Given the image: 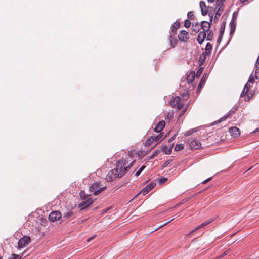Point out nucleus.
<instances>
[{
  "label": "nucleus",
  "mask_w": 259,
  "mask_h": 259,
  "mask_svg": "<svg viewBox=\"0 0 259 259\" xmlns=\"http://www.w3.org/2000/svg\"><path fill=\"white\" fill-rule=\"evenodd\" d=\"M134 161L132 162L124 168V170H121L118 172L117 168H114L109 171L106 176L107 181L112 182L117 177L120 178L123 176L129 169L131 168Z\"/></svg>",
  "instance_id": "nucleus-1"
},
{
  "label": "nucleus",
  "mask_w": 259,
  "mask_h": 259,
  "mask_svg": "<svg viewBox=\"0 0 259 259\" xmlns=\"http://www.w3.org/2000/svg\"><path fill=\"white\" fill-rule=\"evenodd\" d=\"M80 196L82 200L78 206L80 210H83L87 208L92 204L95 200V199L87 197V195H80Z\"/></svg>",
  "instance_id": "nucleus-2"
},
{
  "label": "nucleus",
  "mask_w": 259,
  "mask_h": 259,
  "mask_svg": "<svg viewBox=\"0 0 259 259\" xmlns=\"http://www.w3.org/2000/svg\"><path fill=\"white\" fill-rule=\"evenodd\" d=\"M106 187H101L98 183H94L89 187L90 192L93 193V194H98L101 191L105 189Z\"/></svg>",
  "instance_id": "nucleus-3"
},
{
  "label": "nucleus",
  "mask_w": 259,
  "mask_h": 259,
  "mask_svg": "<svg viewBox=\"0 0 259 259\" xmlns=\"http://www.w3.org/2000/svg\"><path fill=\"white\" fill-rule=\"evenodd\" d=\"M30 241L31 239L29 237L26 236H23L18 241V248L21 249L27 246L30 242Z\"/></svg>",
  "instance_id": "nucleus-4"
},
{
  "label": "nucleus",
  "mask_w": 259,
  "mask_h": 259,
  "mask_svg": "<svg viewBox=\"0 0 259 259\" xmlns=\"http://www.w3.org/2000/svg\"><path fill=\"white\" fill-rule=\"evenodd\" d=\"M216 220V217H212L210 218L209 219L205 221L202 224H201L199 226H197L195 229L194 230H192L190 232V233L187 235H190L192 233L196 231V230H199V229L204 227V226L209 225L212 222H213L214 220Z\"/></svg>",
  "instance_id": "nucleus-5"
},
{
  "label": "nucleus",
  "mask_w": 259,
  "mask_h": 259,
  "mask_svg": "<svg viewBox=\"0 0 259 259\" xmlns=\"http://www.w3.org/2000/svg\"><path fill=\"white\" fill-rule=\"evenodd\" d=\"M62 214L59 211H53L49 215V220L51 222L59 220L61 218Z\"/></svg>",
  "instance_id": "nucleus-6"
},
{
  "label": "nucleus",
  "mask_w": 259,
  "mask_h": 259,
  "mask_svg": "<svg viewBox=\"0 0 259 259\" xmlns=\"http://www.w3.org/2000/svg\"><path fill=\"white\" fill-rule=\"evenodd\" d=\"M156 186L155 183H150L147 185L145 188L139 191L137 194H147L150 191H151Z\"/></svg>",
  "instance_id": "nucleus-7"
},
{
  "label": "nucleus",
  "mask_w": 259,
  "mask_h": 259,
  "mask_svg": "<svg viewBox=\"0 0 259 259\" xmlns=\"http://www.w3.org/2000/svg\"><path fill=\"white\" fill-rule=\"evenodd\" d=\"M178 37L180 41L185 42L189 39V34L186 30H181L180 31Z\"/></svg>",
  "instance_id": "nucleus-8"
},
{
  "label": "nucleus",
  "mask_w": 259,
  "mask_h": 259,
  "mask_svg": "<svg viewBox=\"0 0 259 259\" xmlns=\"http://www.w3.org/2000/svg\"><path fill=\"white\" fill-rule=\"evenodd\" d=\"M218 7L219 8L214 18V23H217L218 22L219 18L221 15L222 12L223 11L224 9V5L223 4H221L220 6H218Z\"/></svg>",
  "instance_id": "nucleus-9"
},
{
  "label": "nucleus",
  "mask_w": 259,
  "mask_h": 259,
  "mask_svg": "<svg viewBox=\"0 0 259 259\" xmlns=\"http://www.w3.org/2000/svg\"><path fill=\"white\" fill-rule=\"evenodd\" d=\"M211 24L210 22H208L205 21H202L201 22V28L202 29L203 31L205 32L209 31L210 30Z\"/></svg>",
  "instance_id": "nucleus-10"
},
{
  "label": "nucleus",
  "mask_w": 259,
  "mask_h": 259,
  "mask_svg": "<svg viewBox=\"0 0 259 259\" xmlns=\"http://www.w3.org/2000/svg\"><path fill=\"white\" fill-rule=\"evenodd\" d=\"M201 146L200 142L198 140H193L191 141L190 147L192 149H199Z\"/></svg>",
  "instance_id": "nucleus-11"
},
{
  "label": "nucleus",
  "mask_w": 259,
  "mask_h": 259,
  "mask_svg": "<svg viewBox=\"0 0 259 259\" xmlns=\"http://www.w3.org/2000/svg\"><path fill=\"white\" fill-rule=\"evenodd\" d=\"M165 122L164 121H161L158 122L157 125L154 128V131L156 133L160 132L165 127Z\"/></svg>",
  "instance_id": "nucleus-12"
},
{
  "label": "nucleus",
  "mask_w": 259,
  "mask_h": 259,
  "mask_svg": "<svg viewBox=\"0 0 259 259\" xmlns=\"http://www.w3.org/2000/svg\"><path fill=\"white\" fill-rule=\"evenodd\" d=\"M237 109V108H233L231 110H230L228 113H227V115H225L224 117H223L222 118H221L220 120H219L218 121H216L214 123V124H215V123H220L221 122V121H224L226 120V119L229 116H230L231 115H232L233 113H234L235 111Z\"/></svg>",
  "instance_id": "nucleus-13"
},
{
  "label": "nucleus",
  "mask_w": 259,
  "mask_h": 259,
  "mask_svg": "<svg viewBox=\"0 0 259 259\" xmlns=\"http://www.w3.org/2000/svg\"><path fill=\"white\" fill-rule=\"evenodd\" d=\"M229 132L231 135L234 137H237L240 135L239 129L237 127H232L230 128Z\"/></svg>",
  "instance_id": "nucleus-14"
},
{
  "label": "nucleus",
  "mask_w": 259,
  "mask_h": 259,
  "mask_svg": "<svg viewBox=\"0 0 259 259\" xmlns=\"http://www.w3.org/2000/svg\"><path fill=\"white\" fill-rule=\"evenodd\" d=\"M206 34L204 31H201L197 37V41L199 44H201L206 38Z\"/></svg>",
  "instance_id": "nucleus-15"
},
{
  "label": "nucleus",
  "mask_w": 259,
  "mask_h": 259,
  "mask_svg": "<svg viewBox=\"0 0 259 259\" xmlns=\"http://www.w3.org/2000/svg\"><path fill=\"white\" fill-rule=\"evenodd\" d=\"M180 98L178 96L172 97L169 102V104L172 107L176 106L180 102Z\"/></svg>",
  "instance_id": "nucleus-16"
},
{
  "label": "nucleus",
  "mask_w": 259,
  "mask_h": 259,
  "mask_svg": "<svg viewBox=\"0 0 259 259\" xmlns=\"http://www.w3.org/2000/svg\"><path fill=\"white\" fill-rule=\"evenodd\" d=\"M199 5L201 8L202 15L203 16L206 15L207 13V10L206 9V6L205 3L203 1H200Z\"/></svg>",
  "instance_id": "nucleus-17"
},
{
  "label": "nucleus",
  "mask_w": 259,
  "mask_h": 259,
  "mask_svg": "<svg viewBox=\"0 0 259 259\" xmlns=\"http://www.w3.org/2000/svg\"><path fill=\"white\" fill-rule=\"evenodd\" d=\"M126 164V160L122 159H120L117 162V164H116V168H117L118 169V171L119 170H123L122 168V167L125 166Z\"/></svg>",
  "instance_id": "nucleus-18"
},
{
  "label": "nucleus",
  "mask_w": 259,
  "mask_h": 259,
  "mask_svg": "<svg viewBox=\"0 0 259 259\" xmlns=\"http://www.w3.org/2000/svg\"><path fill=\"white\" fill-rule=\"evenodd\" d=\"M168 40L170 43V47L172 48L176 46L177 42V39L175 37H173L172 34L170 35V36L168 37Z\"/></svg>",
  "instance_id": "nucleus-19"
},
{
  "label": "nucleus",
  "mask_w": 259,
  "mask_h": 259,
  "mask_svg": "<svg viewBox=\"0 0 259 259\" xmlns=\"http://www.w3.org/2000/svg\"><path fill=\"white\" fill-rule=\"evenodd\" d=\"M206 78V74H203V75L199 83V85H198V88L197 90V92H198V91L200 90L201 88L204 85L205 82Z\"/></svg>",
  "instance_id": "nucleus-20"
},
{
  "label": "nucleus",
  "mask_w": 259,
  "mask_h": 259,
  "mask_svg": "<svg viewBox=\"0 0 259 259\" xmlns=\"http://www.w3.org/2000/svg\"><path fill=\"white\" fill-rule=\"evenodd\" d=\"M195 73L194 71H192L190 74L187 77V81L188 83H191L195 79Z\"/></svg>",
  "instance_id": "nucleus-21"
},
{
  "label": "nucleus",
  "mask_w": 259,
  "mask_h": 259,
  "mask_svg": "<svg viewBox=\"0 0 259 259\" xmlns=\"http://www.w3.org/2000/svg\"><path fill=\"white\" fill-rule=\"evenodd\" d=\"M229 26L230 27V35H232L234 33L236 29V23L235 21H231L229 24Z\"/></svg>",
  "instance_id": "nucleus-22"
},
{
  "label": "nucleus",
  "mask_w": 259,
  "mask_h": 259,
  "mask_svg": "<svg viewBox=\"0 0 259 259\" xmlns=\"http://www.w3.org/2000/svg\"><path fill=\"white\" fill-rule=\"evenodd\" d=\"M212 49V46L211 44L209 42H208L206 45L205 47V54L209 55L211 54V52Z\"/></svg>",
  "instance_id": "nucleus-23"
},
{
  "label": "nucleus",
  "mask_w": 259,
  "mask_h": 259,
  "mask_svg": "<svg viewBox=\"0 0 259 259\" xmlns=\"http://www.w3.org/2000/svg\"><path fill=\"white\" fill-rule=\"evenodd\" d=\"M200 29V25L198 23H196V24H193L192 26V30L195 32H198Z\"/></svg>",
  "instance_id": "nucleus-24"
},
{
  "label": "nucleus",
  "mask_w": 259,
  "mask_h": 259,
  "mask_svg": "<svg viewBox=\"0 0 259 259\" xmlns=\"http://www.w3.org/2000/svg\"><path fill=\"white\" fill-rule=\"evenodd\" d=\"M73 212L72 211H68L63 213V218L69 219L73 215Z\"/></svg>",
  "instance_id": "nucleus-25"
},
{
  "label": "nucleus",
  "mask_w": 259,
  "mask_h": 259,
  "mask_svg": "<svg viewBox=\"0 0 259 259\" xmlns=\"http://www.w3.org/2000/svg\"><path fill=\"white\" fill-rule=\"evenodd\" d=\"M206 54L205 52H203L199 57V61L200 62V64L201 65L206 59Z\"/></svg>",
  "instance_id": "nucleus-26"
},
{
  "label": "nucleus",
  "mask_w": 259,
  "mask_h": 259,
  "mask_svg": "<svg viewBox=\"0 0 259 259\" xmlns=\"http://www.w3.org/2000/svg\"><path fill=\"white\" fill-rule=\"evenodd\" d=\"M162 136H163V134L162 133H161L156 136H153L152 137H153V138L154 141H155L156 142H158L162 140Z\"/></svg>",
  "instance_id": "nucleus-27"
},
{
  "label": "nucleus",
  "mask_w": 259,
  "mask_h": 259,
  "mask_svg": "<svg viewBox=\"0 0 259 259\" xmlns=\"http://www.w3.org/2000/svg\"><path fill=\"white\" fill-rule=\"evenodd\" d=\"M182 97L183 98V100H187L189 97V95L188 91H185L183 93L181 94Z\"/></svg>",
  "instance_id": "nucleus-28"
},
{
  "label": "nucleus",
  "mask_w": 259,
  "mask_h": 259,
  "mask_svg": "<svg viewBox=\"0 0 259 259\" xmlns=\"http://www.w3.org/2000/svg\"><path fill=\"white\" fill-rule=\"evenodd\" d=\"M207 36L206 37V40L208 41H211L212 39L213 36V33L212 30H209V31L207 32Z\"/></svg>",
  "instance_id": "nucleus-29"
},
{
  "label": "nucleus",
  "mask_w": 259,
  "mask_h": 259,
  "mask_svg": "<svg viewBox=\"0 0 259 259\" xmlns=\"http://www.w3.org/2000/svg\"><path fill=\"white\" fill-rule=\"evenodd\" d=\"M184 148V145L183 144H177L176 145L175 147V151H180L183 149Z\"/></svg>",
  "instance_id": "nucleus-30"
},
{
  "label": "nucleus",
  "mask_w": 259,
  "mask_h": 259,
  "mask_svg": "<svg viewBox=\"0 0 259 259\" xmlns=\"http://www.w3.org/2000/svg\"><path fill=\"white\" fill-rule=\"evenodd\" d=\"M180 23L179 22H175L171 26V31L175 32L177 29L179 27Z\"/></svg>",
  "instance_id": "nucleus-31"
},
{
  "label": "nucleus",
  "mask_w": 259,
  "mask_h": 259,
  "mask_svg": "<svg viewBox=\"0 0 259 259\" xmlns=\"http://www.w3.org/2000/svg\"><path fill=\"white\" fill-rule=\"evenodd\" d=\"M154 139L153 138V137H151L150 138H148L146 142H145V146L149 147L150 146V145L152 143V142L154 141Z\"/></svg>",
  "instance_id": "nucleus-32"
},
{
  "label": "nucleus",
  "mask_w": 259,
  "mask_h": 259,
  "mask_svg": "<svg viewBox=\"0 0 259 259\" xmlns=\"http://www.w3.org/2000/svg\"><path fill=\"white\" fill-rule=\"evenodd\" d=\"M166 148L167 147L165 146L161 148V150H162V151H163L165 154H167V155L170 154L171 153L172 150H170L169 148Z\"/></svg>",
  "instance_id": "nucleus-33"
},
{
  "label": "nucleus",
  "mask_w": 259,
  "mask_h": 259,
  "mask_svg": "<svg viewBox=\"0 0 259 259\" xmlns=\"http://www.w3.org/2000/svg\"><path fill=\"white\" fill-rule=\"evenodd\" d=\"M196 131H197V130L195 128L191 129L190 130L187 131L185 134V136H188L191 135L193 133L195 132Z\"/></svg>",
  "instance_id": "nucleus-34"
},
{
  "label": "nucleus",
  "mask_w": 259,
  "mask_h": 259,
  "mask_svg": "<svg viewBox=\"0 0 259 259\" xmlns=\"http://www.w3.org/2000/svg\"><path fill=\"white\" fill-rule=\"evenodd\" d=\"M187 17L189 19L191 20H194L195 18V17L193 14V12L192 11L189 12L187 14Z\"/></svg>",
  "instance_id": "nucleus-35"
},
{
  "label": "nucleus",
  "mask_w": 259,
  "mask_h": 259,
  "mask_svg": "<svg viewBox=\"0 0 259 259\" xmlns=\"http://www.w3.org/2000/svg\"><path fill=\"white\" fill-rule=\"evenodd\" d=\"M161 151H162V150H161V149L160 150H158V149H157L153 153L152 155L151 156V158H153L155 156H157Z\"/></svg>",
  "instance_id": "nucleus-36"
},
{
  "label": "nucleus",
  "mask_w": 259,
  "mask_h": 259,
  "mask_svg": "<svg viewBox=\"0 0 259 259\" xmlns=\"http://www.w3.org/2000/svg\"><path fill=\"white\" fill-rule=\"evenodd\" d=\"M145 166L144 165L142 166L140 169L136 172V176H138L141 172L145 169Z\"/></svg>",
  "instance_id": "nucleus-37"
},
{
  "label": "nucleus",
  "mask_w": 259,
  "mask_h": 259,
  "mask_svg": "<svg viewBox=\"0 0 259 259\" xmlns=\"http://www.w3.org/2000/svg\"><path fill=\"white\" fill-rule=\"evenodd\" d=\"M191 22L189 20L187 19L185 21L184 26L186 28H189L191 25Z\"/></svg>",
  "instance_id": "nucleus-38"
},
{
  "label": "nucleus",
  "mask_w": 259,
  "mask_h": 259,
  "mask_svg": "<svg viewBox=\"0 0 259 259\" xmlns=\"http://www.w3.org/2000/svg\"><path fill=\"white\" fill-rule=\"evenodd\" d=\"M203 70V67H200L198 69V70L197 71V74H196L197 77H199L200 76V75L202 73Z\"/></svg>",
  "instance_id": "nucleus-39"
},
{
  "label": "nucleus",
  "mask_w": 259,
  "mask_h": 259,
  "mask_svg": "<svg viewBox=\"0 0 259 259\" xmlns=\"http://www.w3.org/2000/svg\"><path fill=\"white\" fill-rule=\"evenodd\" d=\"M225 25L222 24V25L221 26V27L220 28V34L219 35H222L223 36V34H224V31H225Z\"/></svg>",
  "instance_id": "nucleus-40"
},
{
  "label": "nucleus",
  "mask_w": 259,
  "mask_h": 259,
  "mask_svg": "<svg viewBox=\"0 0 259 259\" xmlns=\"http://www.w3.org/2000/svg\"><path fill=\"white\" fill-rule=\"evenodd\" d=\"M255 77L257 79H259V67H256L255 72Z\"/></svg>",
  "instance_id": "nucleus-41"
},
{
  "label": "nucleus",
  "mask_w": 259,
  "mask_h": 259,
  "mask_svg": "<svg viewBox=\"0 0 259 259\" xmlns=\"http://www.w3.org/2000/svg\"><path fill=\"white\" fill-rule=\"evenodd\" d=\"M183 106H184V104L182 102H179V103H178V104L176 106V108L178 110H180V109H181L182 108Z\"/></svg>",
  "instance_id": "nucleus-42"
},
{
  "label": "nucleus",
  "mask_w": 259,
  "mask_h": 259,
  "mask_svg": "<svg viewBox=\"0 0 259 259\" xmlns=\"http://www.w3.org/2000/svg\"><path fill=\"white\" fill-rule=\"evenodd\" d=\"M238 14L236 12H234L233 14L232 18L231 21H236V20Z\"/></svg>",
  "instance_id": "nucleus-43"
},
{
  "label": "nucleus",
  "mask_w": 259,
  "mask_h": 259,
  "mask_svg": "<svg viewBox=\"0 0 259 259\" xmlns=\"http://www.w3.org/2000/svg\"><path fill=\"white\" fill-rule=\"evenodd\" d=\"M227 253H228V251L227 250L225 251V252H224V253L222 254L217 257L216 259H221V258H222L224 256H225L227 254Z\"/></svg>",
  "instance_id": "nucleus-44"
},
{
  "label": "nucleus",
  "mask_w": 259,
  "mask_h": 259,
  "mask_svg": "<svg viewBox=\"0 0 259 259\" xmlns=\"http://www.w3.org/2000/svg\"><path fill=\"white\" fill-rule=\"evenodd\" d=\"M227 253H228V251L227 250L225 251V252H224V253L222 254L217 257L216 259H221V258H222L224 256H225L227 254Z\"/></svg>",
  "instance_id": "nucleus-45"
},
{
  "label": "nucleus",
  "mask_w": 259,
  "mask_h": 259,
  "mask_svg": "<svg viewBox=\"0 0 259 259\" xmlns=\"http://www.w3.org/2000/svg\"><path fill=\"white\" fill-rule=\"evenodd\" d=\"M227 253H228V251L227 250L225 251V252H224V253L222 254L217 257L216 259H221V258H222L224 256H225L227 254Z\"/></svg>",
  "instance_id": "nucleus-46"
},
{
  "label": "nucleus",
  "mask_w": 259,
  "mask_h": 259,
  "mask_svg": "<svg viewBox=\"0 0 259 259\" xmlns=\"http://www.w3.org/2000/svg\"><path fill=\"white\" fill-rule=\"evenodd\" d=\"M250 83L249 82H247L245 85H244V89L246 90L247 91H248L249 89L250 88V85L249 84Z\"/></svg>",
  "instance_id": "nucleus-47"
},
{
  "label": "nucleus",
  "mask_w": 259,
  "mask_h": 259,
  "mask_svg": "<svg viewBox=\"0 0 259 259\" xmlns=\"http://www.w3.org/2000/svg\"><path fill=\"white\" fill-rule=\"evenodd\" d=\"M167 180V179L164 177H161L159 180V183H163L165 182H166Z\"/></svg>",
  "instance_id": "nucleus-48"
},
{
  "label": "nucleus",
  "mask_w": 259,
  "mask_h": 259,
  "mask_svg": "<svg viewBox=\"0 0 259 259\" xmlns=\"http://www.w3.org/2000/svg\"><path fill=\"white\" fill-rule=\"evenodd\" d=\"M248 82L249 83H254V78L252 76L250 75L249 77Z\"/></svg>",
  "instance_id": "nucleus-49"
},
{
  "label": "nucleus",
  "mask_w": 259,
  "mask_h": 259,
  "mask_svg": "<svg viewBox=\"0 0 259 259\" xmlns=\"http://www.w3.org/2000/svg\"><path fill=\"white\" fill-rule=\"evenodd\" d=\"M248 91H247L246 90L243 89V91H242V93H241L240 97H243L246 95Z\"/></svg>",
  "instance_id": "nucleus-50"
},
{
  "label": "nucleus",
  "mask_w": 259,
  "mask_h": 259,
  "mask_svg": "<svg viewBox=\"0 0 259 259\" xmlns=\"http://www.w3.org/2000/svg\"><path fill=\"white\" fill-rule=\"evenodd\" d=\"M171 162V160H167L162 165V167H165L166 166H167L168 164H170Z\"/></svg>",
  "instance_id": "nucleus-51"
},
{
  "label": "nucleus",
  "mask_w": 259,
  "mask_h": 259,
  "mask_svg": "<svg viewBox=\"0 0 259 259\" xmlns=\"http://www.w3.org/2000/svg\"><path fill=\"white\" fill-rule=\"evenodd\" d=\"M19 256V255L12 254L11 257L9 259H17Z\"/></svg>",
  "instance_id": "nucleus-52"
},
{
  "label": "nucleus",
  "mask_w": 259,
  "mask_h": 259,
  "mask_svg": "<svg viewBox=\"0 0 259 259\" xmlns=\"http://www.w3.org/2000/svg\"><path fill=\"white\" fill-rule=\"evenodd\" d=\"M111 207H108L105 209H104L102 210V213L104 214L106 212H107L108 210H109L111 209Z\"/></svg>",
  "instance_id": "nucleus-53"
},
{
  "label": "nucleus",
  "mask_w": 259,
  "mask_h": 259,
  "mask_svg": "<svg viewBox=\"0 0 259 259\" xmlns=\"http://www.w3.org/2000/svg\"><path fill=\"white\" fill-rule=\"evenodd\" d=\"M222 37H223V35H219V37L218 38V39H217V42L218 44H220L221 42Z\"/></svg>",
  "instance_id": "nucleus-54"
},
{
  "label": "nucleus",
  "mask_w": 259,
  "mask_h": 259,
  "mask_svg": "<svg viewBox=\"0 0 259 259\" xmlns=\"http://www.w3.org/2000/svg\"><path fill=\"white\" fill-rule=\"evenodd\" d=\"M225 1V0H217L216 3L217 4V6H220V4H223V3Z\"/></svg>",
  "instance_id": "nucleus-55"
},
{
  "label": "nucleus",
  "mask_w": 259,
  "mask_h": 259,
  "mask_svg": "<svg viewBox=\"0 0 259 259\" xmlns=\"http://www.w3.org/2000/svg\"><path fill=\"white\" fill-rule=\"evenodd\" d=\"M212 179L211 177L208 178V179H206L205 180L203 181L202 183V184H204L206 183L207 182L210 181Z\"/></svg>",
  "instance_id": "nucleus-56"
},
{
  "label": "nucleus",
  "mask_w": 259,
  "mask_h": 259,
  "mask_svg": "<svg viewBox=\"0 0 259 259\" xmlns=\"http://www.w3.org/2000/svg\"><path fill=\"white\" fill-rule=\"evenodd\" d=\"M95 236H91L90 237H89L87 240V241L89 242L90 241H91L92 240H93L94 238H95Z\"/></svg>",
  "instance_id": "nucleus-57"
},
{
  "label": "nucleus",
  "mask_w": 259,
  "mask_h": 259,
  "mask_svg": "<svg viewBox=\"0 0 259 259\" xmlns=\"http://www.w3.org/2000/svg\"><path fill=\"white\" fill-rule=\"evenodd\" d=\"M208 15L210 17V22H211L212 21L213 16H212V14L210 13L208 14Z\"/></svg>",
  "instance_id": "nucleus-58"
},
{
  "label": "nucleus",
  "mask_w": 259,
  "mask_h": 259,
  "mask_svg": "<svg viewBox=\"0 0 259 259\" xmlns=\"http://www.w3.org/2000/svg\"><path fill=\"white\" fill-rule=\"evenodd\" d=\"M209 188V187H206V188H204L203 190H201V191H199V193H201V192H203V191H206V190H207Z\"/></svg>",
  "instance_id": "nucleus-59"
},
{
  "label": "nucleus",
  "mask_w": 259,
  "mask_h": 259,
  "mask_svg": "<svg viewBox=\"0 0 259 259\" xmlns=\"http://www.w3.org/2000/svg\"><path fill=\"white\" fill-rule=\"evenodd\" d=\"M186 111V108H185V109L182 111L181 115L184 114Z\"/></svg>",
  "instance_id": "nucleus-60"
},
{
  "label": "nucleus",
  "mask_w": 259,
  "mask_h": 259,
  "mask_svg": "<svg viewBox=\"0 0 259 259\" xmlns=\"http://www.w3.org/2000/svg\"><path fill=\"white\" fill-rule=\"evenodd\" d=\"M259 132V127L258 128H257L256 129H255L253 132L254 133H257V132Z\"/></svg>",
  "instance_id": "nucleus-61"
},
{
  "label": "nucleus",
  "mask_w": 259,
  "mask_h": 259,
  "mask_svg": "<svg viewBox=\"0 0 259 259\" xmlns=\"http://www.w3.org/2000/svg\"><path fill=\"white\" fill-rule=\"evenodd\" d=\"M248 0H240L241 3H243L245 2H247Z\"/></svg>",
  "instance_id": "nucleus-62"
},
{
  "label": "nucleus",
  "mask_w": 259,
  "mask_h": 259,
  "mask_svg": "<svg viewBox=\"0 0 259 259\" xmlns=\"http://www.w3.org/2000/svg\"><path fill=\"white\" fill-rule=\"evenodd\" d=\"M208 2H210V3H212L213 2L214 0H207Z\"/></svg>",
  "instance_id": "nucleus-63"
},
{
  "label": "nucleus",
  "mask_w": 259,
  "mask_h": 259,
  "mask_svg": "<svg viewBox=\"0 0 259 259\" xmlns=\"http://www.w3.org/2000/svg\"><path fill=\"white\" fill-rule=\"evenodd\" d=\"M169 148L170 150H172V146H170Z\"/></svg>",
  "instance_id": "nucleus-64"
}]
</instances>
